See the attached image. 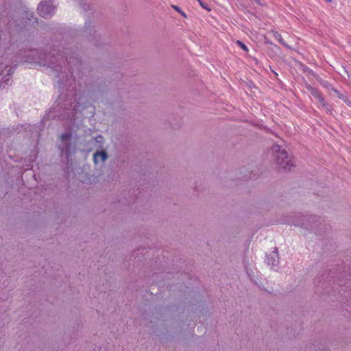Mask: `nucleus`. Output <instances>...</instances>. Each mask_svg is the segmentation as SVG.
Instances as JSON below:
<instances>
[{
  "label": "nucleus",
  "mask_w": 351,
  "mask_h": 351,
  "mask_svg": "<svg viewBox=\"0 0 351 351\" xmlns=\"http://www.w3.org/2000/svg\"><path fill=\"white\" fill-rule=\"evenodd\" d=\"M272 152L277 154L276 156L277 163L285 170H289L293 166V162L289 157L285 150H280V147L275 145L271 147Z\"/></svg>",
  "instance_id": "1"
},
{
  "label": "nucleus",
  "mask_w": 351,
  "mask_h": 351,
  "mask_svg": "<svg viewBox=\"0 0 351 351\" xmlns=\"http://www.w3.org/2000/svg\"><path fill=\"white\" fill-rule=\"evenodd\" d=\"M53 0H43L38 6V12L42 17L51 16L55 10Z\"/></svg>",
  "instance_id": "2"
},
{
  "label": "nucleus",
  "mask_w": 351,
  "mask_h": 351,
  "mask_svg": "<svg viewBox=\"0 0 351 351\" xmlns=\"http://www.w3.org/2000/svg\"><path fill=\"white\" fill-rule=\"evenodd\" d=\"M107 158V154L105 152H97L96 153L94 154V156H93V160L95 163H97L99 162V159H100V160L101 162H104Z\"/></svg>",
  "instance_id": "3"
},
{
  "label": "nucleus",
  "mask_w": 351,
  "mask_h": 351,
  "mask_svg": "<svg viewBox=\"0 0 351 351\" xmlns=\"http://www.w3.org/2000/svg\"><path fill=\"white\" fill-rule=\"evenodd\" d=\"M311 93L315 97V98L317 99L318 101L319 102L320 104L322 105V106H324V107L326 106L327 104H326L324 98L317 90H313Z\"/></svg>",
  "instance_id": "4"
},
{
  "label": "nucleus",
  "mask_w": 351,
  "mask_h": 351,
  "mask_svg": "<svg viewBox=\"0 0 351 351\" xmlns=\"http://www.w3.org/2000/svg\"><path fill=\"white\" fill-rule=\"evenodd\" d=\"M270 33L281 45L287 47H289L285 40L282 38V36L278 32L275 30H271Z\"/></svg>",
  "instance_id": "5"
},
{
  "label": "nucleus",
  "mask_w": 351,
  "mask_h": 351,
  "mask_svg": "<svg viewBox=\"0 0 351 351\" xmlns=\"http://www.w3.org/2000/svg\"><path fill=\"white\" fill-rule=\"evenodd\" d=\"M237 45L240 47L243 50H244L245 51H248L249 49L247 48V47L243 43H242L241 41L240 40H237Z\"/></svg>",
  "instance_id": "6"
},
{
  "label": "nucleus",
  "mask_w": 351,
  "mask_h": 351,
  "mask_svg": "<svg viewBox=\"0 0 351 351\" xmlns=\"http://www.w3.org/2000/svg\"><path fill=\"white\" fill-rule=\"evenodd\" d=\"M197 1H198V3H199V5H200L202 8L205 9V10H207V11H210V8L208 7V5L206 3H205L204 2H203L202 0H197Z\"/></svg>",
  "instance_id": "7"
},
{
  "label": "nucleus",
  "mask_w": 351,
  "mask_h": 351,
  "mask_svg": "<svg viewBox=\"0 0 351 351\" xmlns=\"http://www.w3.org/2000/svg\"><path fill=\"white\" fill-rule=\"evenodd\" d=\"M173 8L175 10L180 12L184 17H186V14L184 12H182L179 7H178L177 5H173Z\"/></svg>",
  "instance_id": "8"
},
{
  "label": "nucleus",
  "mask_w": 351,
  "mask_h": 351,
  "mask_svg": "<svg viewBox=\"0 0 351 351\" xmlns=\"http://www.w3.org/2000/svg\"><path fill=\"white\" fill-rule=\"evenodd\" d=\"M71 138V134L70 133H66L61 136V138L63 141L69 140Z\"/></svg>",
  "instance_id": "9"
},
{
  "label": "nucleus",
  "mask_w": 351,
  "mask_h": 351,
  "mask_svg": "<svg viewBox=\"0 0 351 351\" xmlns=\"http://www.w3.org/2000/svg\"><path fill=\"white\" fill-rule=\"evenodd\" d=\"M257 4L260 5H265V3H263L261 0H254Z\"/></svg>",
  "instance_id": "10"
},
{
  "label": "nucleus",
  "mask_w": 351,
  "mask_h": 351,
  "mask_svg": "<svg viewBox=\"0 0 351 351\" xmlns=\"http://www.w3.org/2000/svg\"><path fill=\"white\" fill-rule=\"evenodd\" d=\"M267 263H268L269 264H271V265H274V264H275V263H274V262H275V260H274V259L271 262V261H270V260H269V257H267Z\"/></svg>",
  "instance_id": "11"
},
{
  "label": "nucleus",
  "mask_w": 351,
  "mask_h": 351,
  "mask_svg": "<svg viewBox=\"0 0 351 351\" xmlns=\"http://www.w3.org/2000/svg\"><path fill=\"white\" fill-rule=\"evenodd\" d=\"M326 1H328V2H330V1H332V0H326Z\"/></svg>",
  "instance_id": "12"
}]
</instances>
